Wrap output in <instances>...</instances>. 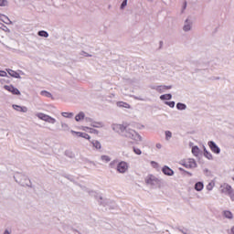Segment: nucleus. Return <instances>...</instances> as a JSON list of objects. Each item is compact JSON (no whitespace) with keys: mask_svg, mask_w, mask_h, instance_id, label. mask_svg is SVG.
<instances>
[{"mask_svg":"<svg viewBox=\"0 0 234 234\" xmlns=\"http://www.w3.org/2000/svg\"><path fill=\"white\" fill-rule=\"evenodd\" d=\"M3 234H10V231H8V229H5Z\"/></svg>","mask_w":234,"mask_h":234,"instance_id":"nucleus-45","label":"nucleus"},{"mask_svg":"<svg viewBox=\"0 0 234 234\" xmlns=\"http://www.w3.org/2000/svg\"><path fill=\"white\" fill-rule=\"evenodd\" d=\"M206 187L207 191H213V187H215V181H210Z\"/></svg>","mask_w":234,"mask_h":234,"instance_id":"nucleus-26","label":"nucleus"},{"mask_svg":"<svg viewBox=\"0 0 234 234\" xmlns=\"http://www.w3.org/2000/svg\"><path fill=\"white\" fill-rule=\"evenodd\" d=\"M165 89H171V86H165Z\"/></svg>","mask_w":234,"mask_h":234,"instance_id":"nucleus-47","label":"nucleus"},{"mask_svg":"<svg viewBox=\"0 0 234 234\" xmlns=\"http://www.w3.org/2000/svg\"><path fill=\"white\" fill-rule=\"evenodd\" d=\"M85 120H86L87 123H90H90H92V122H94V120L90 117H86Z\"/></svg>","mask_w":234,"mask_h":234,"instance_id":"nucleus-40","label":"nucleus"},{"mask_svg":"<svg viewBox=\"0 0 234 234\" xmlns=\"http://www.w3.org/2000/svg\"><path fill=\"white\" fill-rule=\"evenodd\" d=\"M208 147L211 149L212 153H215V154H220V148L217 145V144H215V142H208Z\"/></svg>","mask_w":234,"mask_h":234,"instance_id":"nucleus-12","label":"nucleus"},{"mask_svg":"<svg viewBox=\"0 0 234 234\" xmlns=\"http://www.w3.org/2000/svg\"><path fill=\"white\" fill-rule=\"evenodd\" d=\"M87 193L90 198H94L95 200H103V197L100 193L94 189H88Z\"/></svg>","mask_w":234,"mask_h":234,"instance_id":"nucleus-7","label":"nucleus"},{"mask_svg":"<svg viewBox=\"0 0 234 234\" xmlns=\"http://www.w3.org/2000/svg\"><path fill=\"white\" fill-rule=\"evenodd\" d=\"M165 105H168V107H175V101H165Z\"/></svg>","mask_w":234,"mask_h":234,"instance_id":"nucleus-38","label":"nucleus"},{"mask_svg":"<svg viewBox=\"0 0 234 234\" xmlns=\"http://www.w3.org/2000/svg\"><path fill=\"white\" fill-rule=\"evenodd\" d=\"M90 129L89 126H80V131H84V133H90Z\"/></svg>","mask_w":234,"mask_h":234,"instance_id":"nucleus-37","label":"nucleus"},{"mask_svg":"<svg viewBox=\"0 0 234 234\" xmlns=\"http://www.w3.org/2000/svg\"><path fill=\"white\" fill-rule=\"evenodd\" d=\"M37 34L40 37H48V32L45 30L38 31Z\"/></svg>","mask_w":234,"mask_h":234,"instance_id":"nucleus-28","label":"nucleus"},{"mask_svg":"<svg viewBox=\"0 0 234 234\" xmlns=\"http://www.w3.org/2000/svg\"><path fill=\"white\" fill-rule=\"evenodd\" d=\"M145 182L148 186H156L158 184V178L153 175H149L145 177Z\"/></svg>","mask_w":234,"mask_h":234,"instance_id":"nucleus-8","label":"nucleus"},{"mask_svg":"<svg viewBox=\"0 0 234 234\" xmlns=\"http://www.w3.org/2000/svg\"><path fill=\"white\" fill-rule=\"evenodd\" d=\"M195 189H196V191H202V189H204V183H202V182L196 183Z\"/></svg>","mask_w":234,"mask_h":234,"instance_id":"nucleus-24","label":"nucleus"},{"mask_svg":"<svg viewBox=\"0 0 234 234\" xmlns=\"http://www.w3.org/2000/svg\"><path fill=\"white\" fill-rule=\"evenodd\" d=\"M124 138H128V140H133L134 144H140L144 142V137L138 133V132L134 131L133 128L126 127L124 133H122Z\"/></svg>","mask_w":234,"mask_h":234,"instance_id":"nucleus-2","label":"nucleus"},{"mask_svg":"<svg viewBox=\"0 0 234 234\" xmlns=\"http://www.w3.org/2000/svg\"><path fill=\"white\" fill-rule=\"evenodd\" d=\"M176 107H177V109H178L179 111H185V109H186V104L179 102V103L176 104Z\"/></svg>","mask_w":234,"mask_h":234,"instance_id":"nucleus-35","label":"nucleus"},{"mask_svg":"<svg viewBox=\"0 0 234 234\" xmlns=\"http://www.w3.org/2000/svg\"><path fill=\"white\" fill-rule=\"evenodd\" d=\"M165 134L166 142H169V140H171V138H173V133H171V131L165 132Z\"/></svg>","mask_w":234,"mask_h":234,"instance_id":"nucleus-27","label":"nucleus"},{"mask_svg":"<svg viewBox=\"0 0 234 234\" xmlns=\"http://www.w3.org/2000/svg\"><path fill=\"white\" fill-rule=\"evenodd\" d=\"M124 138H128V140H133L134 144H140L144 142V137L138 133V132L134 131L133 128L126 127L124 133H122Z\"/></svg>","mask_w":234,"mask_h":234,"instance_id":"nucleus-1","label":"nucleus"},{"mask_svg":"<svg viewBox=\"0 0 234 234\" xmlns=\"http://www.w3.org/2000/svg\"><path fill=\"white\" fill-rule=\"evenodd\" d=\"M181 165H184L186 169H195L197 167V161L193 158H188L181 161Z\"/></svg>","mask_w":234,"mask_h":234,"instance_id":"nucleus-4","label":"nucleus"},{"mask_svg":"<svg viewBox=\"0 0 234 234\" xmlns=\"http://www.w3.org/2000/svg\"><path fill=\"white\" fill-rule=\"evenodd\" d=\"M90 133L91 134H98L99 132H98V130L91 128V129H90Z\"/></svg>","mask_w":234,"mask_h":234,"instance_id":"nucleus-41","label":"nucleus"},{"mask_svg":"<svg viewBox=\"0 0 234 234\" xmlns=\"http://www.w3.org/2000/svg\"><path fill=\"white\" fill-rule=\"evenodd\" d=\"M101 160H102V162H104V164H107V163L111 162V157H109L108 155H102L101 157Z\"/></svg>","mask_w":234,"mask_h":234,"instance_id":"nucleus-30","label":"nucleus"},{"mask_svg":"<svg viewBox=\"0 0 234 234\" xmlns=\"http://www.w3.org/2000/svg\"><path fill=\"white\" fill-rule=\"evenodd\" d=\"M6 76H7L6 71L0 70V77L1 78H6Z\"/></svg>","mask_w":234,"mask_h":234,"instance_id":"nucleus-39","label":"nucleus"},{"mask_svg":"<svg viewBox=\"0 0 234 234\" xmlns=\"http://www.w3.org/2000/svg\"><path fill=\"white\" fill-rule=\"evenodd\" d=\"M204 156H206V158H207V160H213V154H211V153L207 152V150H206V148H204Z\"/></svg>","mask_w":234,"mask_h":234,"instance_id":"nucleus-25","label":"nucleus"},{"mask_svg":"<svg viewBox=\"0 0 234 234\" xmlns=\"http://www.w3.org/2000/svg\"><path fill=\"white\" fill-rule=\"evenodd\" d=\"M171 98H173V96L171 94H164V95L160 96V100H162V101L171 100Z\"/></svg>","mask_w":234,"mask_h":234,"instance_id":"nucleus-29","label":"nucleus"},{"mask_svg":"<svg viewBox=\"0 0 234 234\" xmlns=\"http://www.w3.org/2000/svg\"><path fill=\"white\" fill-rule=\"evenodd\" d=\"M117 105L118 107H124L125 109H129V104L123 102V101H120V102H117Z\"/></svg>","mask_w":234,"mask_h":234,"instance_id":"nucleus-34","label":"nucleus"},{"mask_svg":"<svg viewBox=\"0 0 234 234\" xmlns=\"http://www.w3.org/2000/svg\"><path fill=\"white\" fill-rule=\"evenodd\" d=\"M223 216L225 217V218H229V220H231L233 218V213H231V211L229 210L223 211Z\"/></svg>","mask_w":234,"mask_h":234,"instance_id":"nucleus-20","label":"nucleus"},{"mask_svg":"<svg viewBox=\"0 0 234 234\" xmlns=\"http://www.w3.org/2000/svg\"><path fill=\"white\" fill-rule=\"evenodd\" d=\"M37 118L38 120H41L42 122H45L46 123H48L49 125H56L58 123V120L47 113L43 112H37L36 113Z\"/></svg>","mask_w":234,"mask_h":234,"instance_id":"nucleus-3","label":"nucleus"},{"mask_svg":"<svg viewBox=\"0 0 234 234\" xmlns=\"http://www.w3.org/2000/svg\"><path fill=\"white\" fill-rule=\"evenodd\" d=\"M0 21L5 25H12V20H10V18H8V16L4 14H0Z\"/></svg>","mask_w":234,"mask_h":234,"instance_id":"nucleus-16","label":"nucleus"},{"mask_svg":"<svg viewBox=\"0 0 234 234\" xmlns=\"http://www.w3.org/2000/svg\"><path fill=\"white\" fill-rule=\"evenodd\" d=\"M70 133H71V134H76V136H78L79 138H84L85 140H90V135H89V133H87L76 132L74 130H71Z\"/></svg>","mask_w":234,"mask_h":234,"instance_id":"nucleus-10","label":"nucleus"},{"mask_svg":"<svg viewBox=\"0 0 234 234\" xmlns=\"http://www.w3.org/2000/svg\"><path fill=\"white\" fill-rule=\"evenodd\" d=\"M156 149H162V144L158 143L155 144Z\"/></svg>","mask_w":234,"mask_h":234,"instance_id":"nucleus-44","label":"nucleus"},{"mask_svg":"<svg viewBox=\"0 0 234 234\" xmlns=\"http://www.w3.org/2000/svg\"><path fill=\"white\" fill-rule=\"evenodd\" d=\"M7 72H8L9 76H12V78H16L17 80H21V75H19V73L14 71L12 69H9Z\"/></svg>","mask_w":234,"mask_h":234,"instance_id":"nucleus-19","label":"nucleus"},{"mask_svg":"<svg viewBox=\"0 0 234 234\" xmlns=\"http://www.w3.org/2000/svg\"><path fill=\"white\" fill-rule=\"evenodd\" d=\"M90 144H92L93 147H95L96 149H101V143H100L97 140H92L90 142Z\"/></svg>","mask_w":234,"mask_h":234,"instance_id":"nucleus-23","label":"nucleus"},{"mask_svg":"<svg viewBox=\"0 0 234 234\" xmlns=\"http://www.w3.org/2000/svg\"><path fill=\"white\" fill-rule=\"evenodd\" d=\"M85 120V112H80L76 116H75V121L76 122H83Z\"/></svg>","mask_w":234,"mask_h":234,"instance_id":"nucleus-18","label":"nucleus"},{"mask_svg":"<svg viewBox=\"0 0 234 234\" xmlns=\"http://www.w3.org/2000/svg\"><path fill=\"white\" fill-rule=\"evenodd\" d=\"M162 171L164 175H166V176H173V175H175V171H173L169 166H164Z\"/></svg>","mask_w":234,"mask_h":234,"instance_id":"nucleus-15","label":"nucleus"},{"mask_svg":"<svg viewBox=\"0 0 234 234\" xmlns=\"http://www.w3.org/2000/svg\"><path fill=\"white\" fill-rule=\"evenodd\" d=\"M13 109L17 111V112H28V108L27 106H19V105H13Z\"/></svg>","mask_w":234,"mask_h":234,"instance_id":"nucleus-14","label":"nucleus"},{"mask_svg":"<svg viewBox=\"0 0 234 234\" xmlns=\"http://www.w3.org/2000/svg\"><path fill=\"white\" fill-rule=\"evenodd\" d=\"M60 127H61L62 131H70V126L69 125V123H67L65 122H60Z\"/></svg>","mask_w":234,"mask_h":234,"instance_id":"nucleus-22","label":"nucleus"},{"mask_svg":"<svg viewBox=\"0 0 234 234\" xmlns=\"http://www.w3.org/2000/svg\"><path fill=\"white\" fill-rule=\"evenodd\" d=\"M232 234H234V226L230 229Z\"/></svg>","mask_w":234,"mask_h":234,"instance_id":"nucleus-46","label":"nucleus"},{"mask_svg":"<svg viewBox=\"0 0 234 234\" xmlns=\"http://www.w3.org/2000/svg\"><path fill=\"white\" fill-rule=\"evenodd\" d=\"M192 28H193V21H191V19L187 18L185 21L183 30H184V32H191Z\"/></svg>","mask_w":234,"mask_h":234,"instance_id":"nucleus-11","label":"nucleus"},{"mask_svg":"<svg viewBox=\"0 0 234 234\" xmlns=\"http://www.w3.org/2000/svg\"><path fill=\"white\" fill-rule=\"evenodd\" d=\"M90 127H94L95 129H103V127H105V123L100 121H93L90 123Z\"/></svg>","mask_w":234,"mask_h":234,"instance_id":"nucleus-13","label":"nucleus"},{"mask_svg":"<svg viewBox=\"0 0 234 234\" xmlns=\"http://www.w3.org/2000/svg\"><path fill=\"white\" fill-rule=\"evenodd\" d=\"M224 189L225 191H227V193H229V195H231V193L233 192L231 186L229 185H225Z\"/></svg>","mask_w":234,"mask_h":234,"instance_id":"nucleus-31","label":"nucleus"},{"mask_svg":"<svg viewBox=\"0 0 234 234\" xmlns=\"http://www.w3.org/2000/svg\"><path fill=\"white\" fill-rule=\"evenodd\" d=\"M8 5H9L8 0H0V6L1 7H6V6H8Z\"/></svg>","mask_w":234,"mask_h":234,"instance_id":"nucleus-32","label":"nucleus"},{"mask_svg":"<svg viewBox=\"0 0 234 234\" xmlns=\"http://www.w3.org/2000/svg\"><path fill=\"white\" fill-rule=\"evenodd\" d=\"M112 129L114 133H117V134H123L127 127L124 126L123 124L112 123Z\"/></svg>","mask_w":234,"mask_h":234,"instance_id":"nucleus-6","label":"nucleus"},{"mask_svg":"<svg viewBox=\"0 0 234 234\" xmlns=\"http://www.w3.org/2000/svg\"><path fill=\"white\" fill-rule=\"evenodd\" d=\"M133 151L134 154H138V155L142 154V150L136 146L133 147Z\"/></svg>","mask_w":234,"mask_h":234,"instance_id":"nucleus-33","label":"nucleus"},{"mask_svg":"<svg viewBox=\"0 0 234 234\" xmlns=\"http://www.w3.org/2000/svg\"><path fill=\"white\" fill-rule=\"evenodd\" d=\"M192 154H194V156H200V148H198V146H193Z\"/></svg>","mask_w":234,"mask_h":234,"instance_id":"nucleus-21","label":"nucleus"},{"mask_svg":"<svg viewBox=\"0 0 234 234\" xmlns=\"http://www.w3.org/2000/svg\"><path fill=\"white\" fill-rule=\"evenodd\" d=\"M127 6V0H124L121 5V8H125Z\"/></svg>","mask_w":234,"mask_h":234,"instance_id":"nucleus-42","label":"nucleus"},{"mask_svg":"<svg viewBox=\"0 0 234 234\" xmlns=\"http://www.w3.org/2000/svg\"><path fill=\"white\" fill-rule=\"evenodd\" d=\"M117 171L118 173L121 174H124L127 173V171H129V163L125 162V161H121L118 165H117Z\"/></svg>","mask_w":234,"mask_h":234,"instance_id":"nucleus-5","label":"nucleus"},{"mask_svg":"<svg viewBox=\"0 0 234 234\" xmlns=\"http://www.w3.org/2000/svg\"><path fill=\"white\" fill-rule=\"evenodd\" d=\"M8 131L6 129L0 128V136H6Z\"/></svg>","mask_w":234,"mask_h":234,"instance_id":"nucleus-36","label":"nucleus"},{"mask_svg":"<svg viewBox=\"0 0 234 234\" xmlns=\"http://www.w3.org/2000/svg\"><path fill=\"white\" fill-rule=\"evenodd\" d=\"M151 164H152L153 167H158V163L152 161Z\"/></svg>","mask_w":234,"mask_h":234,"instance_id":"nucleus-43","label":"nucleus"},{"mask_svg":"<svg viewBox=\"0 0 234 234\" xmlns=\"http://www.w3.org/2000/svg\"><path fill=\"white\" fill-rule=\"evenodd\" d=\"M215 80H220V77L216 78Z\"/></svg>","mask_w":234,"mask_h":234,"instance_id":"nucleus-48","label":"nucleus"},{"mask_svg":"<svg viewBox=\"0 0 234 234\" xmlns=\"http://www.w3.org/2000/svg\"><path fill=\"white\" fill-rule=\"evenodd\" d=\"M61 116L67 118L68 120H72L74 118V112H62Z\"/></svg>","mask_w":234,"mask_h":234,"instance_id":"nucleus-17","label":"nucleus"},{"mask_svg":"<svg viewBox=\"0 0 234 234\" xmlns=\"http://www.w3.org/2000/svg\"><path fill=\"white\" fill-rule=\"evenodd\" d=\"M4 89L5 90H8V92H11L12 94H16V96H19V94H21V91H19L17 88H15L12 85H5Z\"/></svg>","mask_w":234,"mask_h":234,"instance_id":"nucleus-9","label":"nucleus"}]
</instances>
